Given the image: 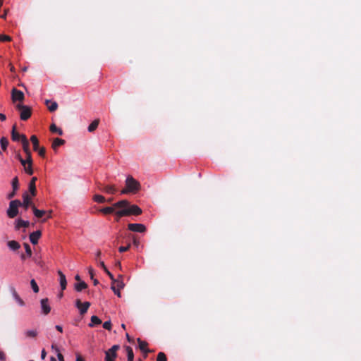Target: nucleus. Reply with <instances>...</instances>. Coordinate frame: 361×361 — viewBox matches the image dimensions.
<instances>
[{"instance_id": "1", "label": "nucleus", "mask_w": 361, "mask_h": 361, "mask_svg": "<svg viewBox=\"0 0 361 361\" xmlns=\"http://www.w3.org/2000/svg\"><path fill=\"white\" fill-rule=\"evenodd\" d=\"M114 207L117 208L125 207L128 216L135 215L138 216L142 214V209L135 204H130V202L126 200H123L114 203Z\"/></svg>"}, {"instance_id": "2", "label": "nucleus", "mask_w": 361, "mask_h": 361, "mask_svg": "<svg viewBox=\"0 0 361 361\" xmlns=\"http://www.w3.org/2000/svg\"><path fill=\"white\" fill-rule=\"evenodd\" d=\"M140 183L133 176H128L126 180V188L121 190V194H135L140 190Z\"/></svg>"}, {"instance_id": "3", "label": "nucleus", "mask_w": 361, "mask_h": 361, "mask_svg": "<svg viewBox=\"0 0 361 361\" xmlns=\"http://www.w3.org/2000/svg\"><path fill=\"white\" fill-rule=\"evenodd\" d=\"M21 207V202L18 200H11L9 202V207L7 209V216L11 218H15L18 214V207Z\"/></svg>"}, {"instance_id": "4", "label": "nucleus", "mask_w": 361, "mask_h": 361, "mask_svg": "<svg viewBox=\"0 0 361 361\" xmlns=\"http://www.w3.org/2000/svg\"><path fill=\"white\" fill-rule=\"evenodd\" d=\"M16 108L20 111V117L21 120L27 121L31 116L32 110L30 106L18 104L16 106Z\"/></svg>"}, {"instance_id": "5", "label": "nucleus", "mask_w": 361, "mask_h": 361, "mask_svg": "<svg viewBox=\"0 0 361 361\" xmlns=\"http://www.w3.org/2000/svg\"><path fill=\"white\" fill-rule=\"evenodd\" d=\"M32 209L33 211L34 215L38 218L41 219L44 216V215L47 214V216L42 220V222H45L47 219H50L51 217V210L49 211H45V210H39L37 209L35 205L32 206Z\"/></svg>"}, {"instance_id": "6", "label": "nucleus", "mask_w": 361, "mask_h": 361, "mask_svg": "<svg viewBox=\"0 0 361 361\" xmlns=\"http://www.w3.org/2000/svg\"><path fill=\"white\" fill-rule=\"evenodd\" d=\"M75 305L79 309L80 314H84L87 312L88 308L90 306V302H85L82 303L80 299L76 300Z\"/></svg>"}, {"instance_id": "7", "label": "nucleus", "mask_w": 361, "mask_h": 361, "mask_svg": "<svg viewBox=\"0 0 361 361\" xmlns=\"http://www.w3.org/2000/svg\"><path fill=\"white\" fill-rule=\"evenodd\" d=\"M124 287V283L122 281H119L116 279V281L115 283L112 282L111 284V290L114 292V293L118 296L121 297V294L120 292V289H122Z\"/></svg>"}, {"instance_id": "8", "label": "nucleus", "mask_w": 361, "mask_h": 361, "mask_svg": "<svg viewBox=\"0 0 361 361\" xmlns=\"http://www.w3.org/2000/svg\"><path fill=\"white\" fill-rule=\"evenodd\" d=\"M97 185L99 190L108 194H115L117 191V189L114 185H107L103 186L100 183H99Z\"/></svg>"}, {"instance_id": "9", "label": "nucleus", "mask_w": 361, "mask_h": 361, "mask_svg": "<svg viewBox=\"0 0 361 361\" xmlns=\"http://www.w3.org/2000/svg\"><path fill=\"white\" fill-rule=\"evenodd\" d=\"M128 228L133 232L143 233L146 231V227L142 224H129Z\"/></svg>"}, {"instance_id": "10", "label": "nucleus", "mask_w": 361, "mask_h": 361, "mask_svg": "<svg viewBox=\"0 0 361 361\" xmlns=\"http://www.w3.org/2000/svg\"><path fill=\"white\" fill-rule=\"evenodd\" d=\"M34 205L32 202V198L27 194V192H25L23 195V202H21V207H23L25 210L28 209L29 207Z\"/></svg>"}, {"instance_id": "11", "label": "nucleus", "mask_w": 361, "mask_h": 361, "mask_svg": "<svg viewBox=\"0 0 361 361\" xmlns=\"http://www.w3.org/2000/svg\"><path fill=\"white\" fill-rule=\"evenodd\" d=\"M40 305H41L42 312L45 315L48 314L51 311V307L49 304V299L48 298L42 299L40 300Z\"/></svg>"}, {"instance_id": "12", "label": "nucleus", "mask_w": 361, "mask_h": 361, "mask_svg": "<svg viewBox=\"0 0 361 361\" xmlns=\"http://www.w3.org/2000/svg\"><path fill=\"white\" fill-rule=\"evenodd\" d=\"M12 99L13 102L16 101H23L25 97L24 94L22 91L17 90L16 88H13L12 90Z\"/></svg>"}, {"instance_id": "13", "label": "nucleus", "mask_w": 361, "mask_h": 361, "mask_svg": "<svg viewBox=\"0 0 361 361\" xmlns=\"http://www.w3.org/2000/svg\"><path fill=\"white\" fill-rule=\"evenodd\" d=\"M42 235V233L40 231H36L32 232L30 235V240L33 245H36L38 243L39 239Z\"/></svg>"}, {"instance_id": "14", "label": "nucleus", "mask_w": 361, "mask_h": 361, "mask_svg": "<svg viewBox=\"0 0 361 361\" xmlns=\"http://www.w3.org/2000/svg\"><path fill=\"white\" fill-rule=\"evenodd\" d=\"M37 177H32L30 182L29 183V191L30 192L32 197H35L37 193L35 183L37 181Z\"/></svg>"}, {"instance_id": "15", "label": "nucleus", "mask_w": 361, "mask_h": 361, "mask_svg": "<svg viewBox=\"0 0 361 361\" xmlns=\"http://www.w3.org/2000/svg\"><path fill=\"white\" fill-rule=\"evenodd\" d=\"M10 290H11V292L12 293V295L13 297L14 298V299L16 300V302L20 305V306H24L25 305V302L24 301L20 298V297L19 296V295L18 294L16 288L14 287H11L10 288Z\"/></svg>"}, {"instance_id": "16", "label": "nucleus", "mask_w": 361, "mask_h": 361, "mask_svg": "<svg viewBox=\"0 0 361 361\" xmlns=\"http://www.w3.org/2000/svg\"><path fill=\"white\" fill-rule=\"evenodd\" d=\"M23 245H24V247H25V254H22L20 257H21V259L25 260L27 257H31V255H32V250H31V247H30V246L29 245L28 243H25L23 244Z\"/></svg>"}, {"instance_id": "17", "label": "nucleus", "mask_w": 361, "mask_h": 361, "mask_svg": "<svg viewBox=\"0 0 361 361\" xmlns=\"http://www.w3.org/2000/svg\"><path fill=\"white\" fill-rule=\"evenodd\" d=\"M21 142L23 145V149L25 153L30 152V144L27 139V137L25 135H21Z\"/></svg>"}, {"instance_id": "18", "label": "nucleus", "mask_w": 361, "mask_h": 361, "mask_svg": "<svg viewBox=\"0 0 361 361\" xmlns=\"http://www.w3.org/2000/svg\"><path fill=\"white\" fill-rule=\"evenodd\" d=\"M58 274L60 278V286L62 290L66 288L67 281L66 279V276L63 274V272L60 270L58 271Z\"/></svg>"}, {"instance_id": "19", "label": "nucleus", "mask_w": 361, "mask_h": 361, "mask_svg": "<svg viewBox=\"0 0 361 361\" xmlns=\"http://www.w3.org/2000/svg\"><path fill=\"white\" fill-rule=\"evenodd\" d=\"M137 341L139 345V348L140 349L141 351L146 354L150 352V350L147 348L148 343L146 341H142L140 338H137Z\"/></svg>"}, {"instance_id": "20", "label": "nucleus", "mask_w": 361, "mask_h": 361, "mask_svg": "<svg viewBox=\"0 0 361 361\" xmlns=\"http://www.w3.org/2000/svg\"><path fill=\"white\" fill-rule=\"evenodd\" d=\"M29 225H30L29 221H24V220L21 219H18L16 221L15 228L16 230H19L21 227L27 228V227L29 226Z\"/></svg>"}, {"instance_id": "21", "label": "nucleus", "mask_w": 361, "mask_h": 361, "mask_svg": "<svg viewBox=\"0 0 361 361\" xmlns=\"http://www.w3.org/2000/svg\"><path fill=\"white\" fill-rule=\"evenodd\" d=\"M99 265L103 269V270L106 273V274L109 276L111 281L113 283H115L116 281V279H115L114 275L108 270L106 265L104 264V262L103 261H99Z\"/></svg>"}, {"instance_id": "22", "label": "nucleus", "mask_w": 361, "mask_h": 361, "mask_svg": "<svg viewBox=\"0 0 361 361\" xmlns=\"http://www.w3.org/2000/svg\"><path fill=\"white\" fill-rule=\"evenodd\" d=\"M45 104L51 112H54L58 109V104L56 102H51L50 100L47 99Z\"/></svg>"}, {"instance_id": "23", "label": "nucleus", "mask_w": 361, "mask_h": 361, "mask_svg": "<svg viewBox=\"0 0 361 361\" xmlns=\"http://www.w3.org/2000/svg\"><path fill=\"white\" fill-rule=\"evenodd\" d=\"M116 208H117V207H114V204L112 205V207H106L102 208L99 210V212L104 214H109L114 213Z\"/></svg>"}, {"instance_id": "24", "label": "nucleus", "mask_w": 361, "mask_h": 361, "mask_svg": "<svg viewBox=\"0 0 361 361\" xmlns=\"http://www.w3.org/2000/svg\"><path fill=\"white\" fill-rule=\"evenodd\" d=\"M87 288V284L85 281H80L75 284V289L78 292H80Z\"/></svg>"}, {"instance_id": "25", "label": "nucleus", "mask_w": 361, "mask_h": 361, "mask_svg": "<svg viewBox=\"0 0 361 361\" xmlns=\"http://www.w3.org/2000/svg\"><path fill=\"white\" fill-rule=\"evenodd\" d=\"M65 143V140L61 138H55L52 142V148L56 150V148Z\"/></svg>"}, {"instance_id": "26", "label": "nucleus", "mask_w": 361, "mask_h": 361, "mask_svg": "<svg viewBox=\"0 0 361 361\" xmlns=\"http://www.w3.org/2000/svg\"><path fill=\"white\" fill-rule=\"evenodd\" d=\"M8 247L12 250H17L20 248V245L18 242L16 240H10L8 242Z\"/></svg>"}, {"instance_id": "27", "label": "nucleus", "mask_w": 361, "mask_h": 361, "mask_svg": "<svg viewBox=\"0 0 361 361\" xmlns=\"http://www.w3.org/2000/svg\"><path fill=\"white\" fill-rule=\"evenodd\" d=\"M99 123V119L94 120L88 126V131L90 133L94 131L97 128Z\"/></svg>"}, {"instance_id": "28", "label": "nucleus", "mask_w": 361, "mask_h": 361, "mask_svg": "<svg viewBox=\"0 0 361 361\" xmlns=\"http://www.w3.org/2000/svg\"><path fill=\"white\" fill-rule=\"evenodd\" d=\"M30 141L33 145V150L37 151L39 148V140L36 135H33L30 137Z\"/></svg>"}, {"instance_id": "29", "label": "nucleus", "mask_w": 361, "mask_h": 361, "mask_svg": "<svg viewBox=\"0 0 361 361\" xmlns=\"http://www.w3.org/2000/svg\"><path fill=\"white\" fill-rule=\"evenodd\" d=\"M21 135H20L16 130V126H13L12 132H11V137L13 141H19L21 140Z\"/></svg>"}, {"instance_id": "30", "label": "nucleus", "mask_w": 361, "mask_h": 361, "mask_svg": "<svg viewBox=\"0 0 361 361\" xmlns=\"http://www.w3.org/2000/svg\"><path fill=\"white\" fill-rule=\"evenodd\" d=\"M100 324H102V320L97 316L94 315L91 317V323L89 324V326L92 327Z\"/></svg>"}, {"instance_id": "31", "label": "nucleus", "mask_w": 361, "mask_h": 361, "mask_svg": "<svg viewBox=\"0 0 361 361\" xmlns=\"http://www.w3.org/2000/svg\"><path fill=\"white\" fill-rule=\"evenodd\" d=\"M119 209L116 212H114L116 216H118V218H121L123 216H127L128 212H126V210L125 207L123 208H118Z\"/></svg>"}, {"instance_id": "32", "label": "nucleus", "mask_w": 361, "mask_h": 361, "mask_svg": "<svg viewBox=\"0 0 361 361\" xmlns=\"http://www.w3.org/2000/svg\"><path fill=\"white\" fill-rule=\"evenodd\" d=\"M126 350L127 353L128 361H133L134 354L132 348L130 346H126Z\"/></svg>"}, {"instance_id": "33", "label": "nucleus", "mask_w": 361, "mask_h": 361, "mask_svg": "<svg viewBox=\"0 0 361 361\" xmlns=\"http://www.w3.org/2000/svg\"><path fill=\"white\" fill-rule=\"evenodd\" d=\"M50 131L51 133H57L59 134V135H63V130L62 129L58 128L55 124H51L50 126Z\"/></svg>"}, {"instance_id": "34", "label": "nucleus", "mask_w": 361, "mask_h": 361, "mask_svg": "<svg viewBox=\"0 0 361 361\" xmlns=\"http://www.w3.org/2000/svg\"><path fill=\"white\" fill-rule=\"evenodd\" d=\"M118 345H113L110 349H109L106 352L113 355V357H117V350L119 349Z\"/></svg>"}, {"instance_id": "35", "label": "nucleus", "mask_w": 361, "mask_h": 361, "mask_svg": "<svg viewBox=\"0 0 361 361\" xmlns=\"http://www.w3.org/2000/svg\"><path fill=\"white\" fill-rule=\"evenodd\" d=\"M0 144H1V149L4 151H6L7 149V147L8 145V141L7 138L5 137H2L0 139Z\"/></svg>"}, {"instance_id": "36", "label": "nucleus", "mask_w": 361, "mask_h": 361, "mask_svg": "<svg viewBox=\"0 0 361 361\" xmlns=\"http://www.w3.org/2000/svg\"><path fill=\"white\" fill-rule=\"evenodd\" d=\"M93 200L98 203H104L106 202V198L101 195H94Z\"/></svg>"}, {"instance_id": "37", "label": "nucleus", "mask_w": 361, "mask_h": 361, "mask_svg": "<svg viewBox=\"0 0 361 361\" xmlns=\"http://www.w3.org/2000/svg\"><path fill=\"white\" fill-rule=\"evenodd\" d=\"M30 286H31V288H32V290L34 291V293H37L39 292V286L37 284L35 279H32L30 281Z\"/></svg>"}, {"instance_id": "38", "label": "nucleus", "mask_w": 361, "mask_h": 361, "mask_svg": "<svg viewBox=\"0 0 361 361\" xmlns=\"http://www.w3.org/2000/svg\"><path fill=\"white\" fill-rule=\"evenodd\" d=\"M27 337L35 338L37 336V331L36 330H28L25 332Z\"/></svg>"}, {"instance_id": "39", "label": "nucleus", "mask_w": 361, "mask_h": 361, "mask_svg": "<svg viewBox=\"0 0 361 361\" xmlns=\"http://www.w3.org/2000/svg\"><path fill=\"white\" fill-rule=\"evenodd\" d=\"M18 187H19L18 178V177H15L12 180V188L14 191H16L18 189Z\"/></svg>"}, {"instance_id": "40", "label": "nucleus", "mask_w": 361, "mask_h": 361, "mask_svg": "<svg viewBox=\"0 0 361 361\" xmlns=\"http://www.w3.org/2000/svg\"><path fill=\"white\" fill-rule=\"evenodd\" d=\"M157 361H167V357L163 352L158 353L157 357Z\"/></svg>"}, {"instance_id": "41", "label": "nucleus", "mask_w": 361, "mask_h": 361, "mask_svg": "<svg viewBox=\"0 0 361 361\" xmlns=\"http://www.w3.org/2000/svg\"><path fill=\"white\" fill-rule=\"evenodd\" d=\"M51 348L55 349L56 351L58 352L57 357H58L59 361H64V357H63V355L61 353H59V348L54 344L51 345Z\"/></svg>"}, {"instance_id": "42", "label": "nucleus", "mask_w": 361, "mask_h": 361, "mask_svg": "<svg viewBox=\"0 0 361 361\" xmlns=\"http://www.w3.org/2000/svg\"><path fill=\"white\" fill-rule=\"evenodd\" d=\"M24 170L28 175H32L34 172L32 169V164H27V166L24 167Z\"/></svg>"}, {"instance_id": "43", "label": "nucleus", "mask_w": 361, "mask_h": 361, "mask_svg": "<svg viewBox=\"0 0 361 361\" xmlns=\"http://www.w3.org/2000/svg\"><path fill=\"white\" fill-rule=\"evenodd\" d=\"M41 157H44L46 154V149L44 147H39L37 151Z\"/></svg>"}, {"instance_id": "44", "label": "nucleus", "mask_w": 361, "mask_h": 361, "mask_svg": "<svg viewBox=\"0 0 361 361\" xmlns=\"http://www.w3.org/2000/svg\"><path fill=\"white\" fill-rule=\"evenodd\" d=\"M105 361H114L116 357H113L110 353L105 352Z\"/></svg>"}, {"instance_id": "45", "label": "nucleus", "mask_w": 361, "mask_h": 361, "mask_svg": "<svg viewBox=\"0 0 361 361\" xmlns=\"http://www.w3.org/2000/svg\"><path fill=\"white\" fill-rule=\"evenodd\" d=\"M130 247V243H128L126 246H121L119 248H118V251L120 252H126V251H128Z\"/></svg>"}, {"instance_id": "46", "label": "nucleus", "mask_w": 361, "mask_h": 361, "mask_svg": "<svg viewBox=\"0 0 361 361\" xmlns=\"http://www.w3.org/2000/svg\"><path fill=\"white\" fill-rule=\"evenodd\" d=\"M103 327L106 330H111V321H106L103 324Z\"/></svg>"}, {"instance_id": "47", "label": "nucleus", "mask_w": 361, "mask_h": 361, "mask_svg": "<svg viewBox=\"0 0 361 361\" xmlns=\"http://www.w3.org/2000/svg\"><path fill=\"white\" fill-rule=\"evenodd\" d=\"M26 154V160L27 161V164H32V159L31 152L25 153Z\"/></svg>"}, {"instance_id": "48", "label": "nucleus", "mask_w": 361, "mask_h": 361, "mask_svg": "<svg viewBox=\"0 0 361 361\" xmlns=\"http://www.w3.org/2000/svg\"><path fill=\"white\" fill-rule=\"evenodd\" d=\"M11 38L8 35H0V41H11Z\"/></svg>"}, {"instance_id": "49", "label": "nucleus", "mask_w": 361, "mask_h": 361, "mask_svg": "<svg viewBox=\"0 0 361 361\" xmlns=\"http://www.w3.org/2000/svg\"><path fill=\"white\" fill-rule=\"evenodd\" d=\"M33 260H34V262H35L37 265H39V266H40V267H42V266H43V264H42V260L40 259V258H39V257H33Z\"/></svg>"}, {"instance_id": "50", "label": "nucleus", "mask_w": 361, "mask_h": 361, "mask_svg": "<svg viewBox=\"0 0 361 361\" xmlns=\"http://www.w3.org/2000/svg\"><path fill=\"white\" fill-rule=\"evenodd\" d=\"M6 360V355L5 353L0 350V361H5Z\"/></svg>"}, {"instance_id": "51", "label": "nucleus", "mask_w": 361, "mask_h": 361, "mask_svg": "<svg viewBox=\"0 0 361 361\" xmlns=\"http://www.w3.org/2000/svg\"><path fill=\"white\" fill-rule=\"evenodd\" d=\"M20 164L25 167L27 164V161L26 159H23V158H20Z\"/></svg>"}, {"instance_id": "52", "label": "nucleus", "mask_w": 361, "mask_h": 361, "mask_svg": "<svg viewBox=\"0 0 361 361\" xmlns=\"http://www.w3.org/2000/svg\"><path fill=\"white\" fill-rule=\"evenodd\" d=\"M16 191L13 190V191L8 195V199H12L16 195Z\"/></svg>"}, {"instance_id": "53", "label": "nucleus", "mask_w": 361, "mask_h": 361, "mask_svg": "<svg viewBox=\"0 0 361 361\" xmlns=\"http://www.w3.org/2000/svg\"><path fill=\"white\" fill-rule=\"evenodd\" d=\"M46 355H47V353H46L45 350H44V349H43V350H42V353H41V358H42V360H44V359H45V357H46Z\"/></svg>"}, {"instance_id": "54", "label": "nucleus", "mask_w": 361, "mask_h": 361, "mask_svg": "<svg viewBox=\"0 0 361 361\" xmlns=\"http://www.w3.org/2000/svg\"><path fill=\"white\" fill-rule=\"evenodd\" d=\"M89 274H90V278H91L92 279H93V278H94V271H93L92 268H91V267H90V268H89Z\"/></svg>"}, {"instance_id": "55", "label": "nucleus", "mask_w": 361, "mask_h": 361, "mask_svg": "<svg viewBox=\"0 0 361 361\" xmlns=\"http://www.w3.org/2000/svg\"><path fill=\"white\" fill-rule=\"evenodd\" d=\"M126 336L128 342L132 343L133 341V339L129 336L128 333L126 334Z\"/></svg>"}, {"instance_id": "56", "label": "nucleus", "mask_w": 361, "mask_h": 361, "mask_svg": "<svg viewBox=\"0 0 361 361\" xmlns=\"http://www.w3.org/2000/svg\"><path fill=\"white\" fill-rule=\"evenodd\" d=\"M139 243H140L139 240H138L137 239H136V238H133V244H134L136 247H137V246L139 245Z\"/></svg>"}, {"instance_id": "57", "label": "nucleus", "mask_w": 361, "mask_h": 361, "mask_svg": "<svg viewBox=\"0 0 361 361\" xmlns=\"http://www.w3.org/2000/svg\"><path fill=\"white\" fill-rule=\"evenodd\" d=\"M6 119V117L4 114H0V120L1 121H4Z\"/></svg>"}, {"instance_id": "58", "label": "nucleus", "mask_w": 361, "mask_h": 361, "mask_svg": "<svg viewBox=\"0 0 361 361\" xmlns=\"http://www.w3.org/2000/svg\"><path fill=\"white\" fill-rule=\"evenodd\" d=\"M56 329L57 331H60V332H62L63 331V328L60 325H56Z\"/></svg>"}, {"instance_id": "59", "label": "nucleus", "mask_w": 361, "mask_h": 361, "mask_svg": "<svg viewBox=\"0 0 361 361\" xmlns=\"http://www.w3.org/2000/svg\"><path fill=\"white\" fill-rule=\"evenodd\" d=\"M101 254H102L101 250H99L97 252V253H96V259H97V258H98V257H99L101 256Z\"/></svg>"}, {"instance_id": "60", "label": "nucleus", "mask_w": 361, "mask_h": 361, "mask_svg": "<svg viewBox=\"0 0 361 361\" xmlns=\"http://www.w3.org/2000/svg\"><path fill=\"white\" fill-rule=\"evenodd\" d=\"M92 280H93V283H94V286H97L99 283V281L97 279H94L93 278Z\"/></svg>"}, {"instance_id": "61", "label": "nucleus", "mask_w": 361, "mask_h": 361, "mask_svg": "<svg viewBox=\"0 0 361 361\" xmlns=\"http://www.w3.org/2000/svg\"><path fill=\"white\" fill-rule=\"evenodd\" d=\"M6 11H5L2 15H0V17L1 18H6Z\"/></svg>"}, {"instance_id": "62", "label": "nucleus", "mask_w": 361, "mask_h": 361, "mask_svg": "<svg viewBox=\"0 0 361 361\" xmlns=\"http://www.w3.org/2000/svg\"><path fill=\"white\" fill-rule=\"evenodd\" d=\"M75 279L76 281H78L79 282H80V281H80V276H79L78 274H77V275L75 276Z\"/></svg>"}, {"instance_id": "63", "label": "nucleus", "mask_w": 361, "mask_h": 361, "mask_svg": "<svg viewBox=\"0 0 361 361\" xmlns=\"http://www.w3.org/2000/svg\"><path fill=\"white\" fill-rule=\"evenodd\" d=\"M116 267H118L121 269V262H117L116 263Z\"/></svg>"}, {"instance_id": "64", "label": "nucleus", "mask_w": 361, "mask_h": 361, "mask_svg": "<svg viewBox=\"0 0 361 361\" xmlns=\"http://www.w3.org/2000/svg\"><path fill=\"white\" fill-rule=\"evenodd\" d=\"M50 361H56V360L54 357H51Z\"/></svg>"}]
</instances>
